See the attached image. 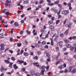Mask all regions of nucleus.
Wrapping results in <instances>:
<instances>
[{
    "instance_id": "f257e3e1",
    "label": "nucleus",
    "mask_w": 76,
    "mask_h": 76,
    "mask_svg": "<svg viewBox=\"0 0 76 76\" xmlns=\"http://www.w3.org/2000/svg\"><path fill=\"white\" fill-rule=\"evenodd\" d=\"M66 67V64H64L63 65L59 66L58 67V68L60 69H63L64 67Z\"/></svg>"
},
{
    "instance_id": "f03ea898",
    "label": "nucleus",
    "mask_w": 76,
    "mask_h": 76,
    "mask_svg": "<svg viewBox=\"0 0 76 76\" xmlns=\"http://www.w3.org/2000/svg\"><path fill=\"white\" fill-rule=\"evenodd\" d=\"M63 42L61 41L58 42L57 43V45L58 46H59L60 47H62L63 45L61 43H63Z\"/></svg>"
},
{
    "instance_id": "7ed1b4c3",
    "label": "nucleus",
    "mask_w": 76,
    "mask_h": 76,
    "mask_svg": "<svg viewBox=\"0 0 76 76\" xmlns=\"http://www.w3.org/2000/svg\"><path fill=\"white\" fill-rule=\"evenodd\" d=\"M49 28L51 29V31H54V26L53 25H50Z\"/></svg>"
},
{
    "instance_id": "20e7f679",
    "label": "nucleus",
    "mask_w": 76,
    "mask_h": 76,
    "mask_svg": "<svg viewBox=\"0 0 76 76\" xmlns=\"http://www.w3.org/2000/svg\"><path fill=\"white\" fill-rule=\"evenodd\" d=\"M62 13L64 15H66L69 13V11L68 10H64L62 11Z\"/></svg>"
},
{
    "instance_id": "39448f33",
    "label": "nucleus",
    "mask_w": 76,
    "mask_h": 76,
    "mask_svg": "<svg viewBox=\"0 0 76 76\" xmlns=\"http://www.w3.org/2000/svg\"><path fill=\"white\" fill-rule=\"evenodd\" d=\"M0 47H1L0 50H4V44H1L0 45Z\"/></svg>"
},
{
    "instance_id": "423d86ee",
    "label": "nucleus",
    "mask_w": 76,
    "mask_h": 76,
    "mask_svg": "<svg viewBox=\"0 0 76 76\" xmlns=\"http://www.w3.org/2000/svg\"><path fill=\"white\" fill-rule=\"evenodd\" d=\"M17 62L18 63V64H22V63H24V61H20L19 60H18Z\"/></svg>"
},
{
    "instance_id": "0eeeda50",
    "label": "nucleus",
    "mask_w": 76,
    "mask_h": 76,
    "mask_svg": "<svg viewBox=\"0 0 76 76\" xmlns=\"http://www.w3.org/2000/svg\"><path fill=\"white\" fill-rule=\"evenodd\" d=\"M69 39H70V40H72V39H76V36H73L72 37H71L69 38Z\"/></svg>"
},
{
    "instance_id": "6e6552de",
    "label": "nucleus",
    "mask_w": 76,
    "mask_h": 76,
    "mask_svg": "<svg viewBox=\"0 0 76 76\" xmlns=\"http://www.w3.org/2000/svg\"><path fill=\"white\" fill-rule=\"evenodd\" d=\"M33 64H34V65L35 66H37V67H39V64H38V63L37 62H34V63H33Z\"/></svg>"
},
{
    "instance_id": "1a4fd4ad",
    "label": "nucleus",
    "mask_w": 76,
    "mask_h": 76,
    "mask_svg": "<svg viewBox=\"0 0 76 76\" xmlns=\"http://www.w3.org/2000/svg\"><path fill=\"white\" fill-rule=\"evenodd\" d=\"M45 72V69H42L41 70L40 74L42 75H44V72Z\"/></svg>"
},
{
    "instance_id": "9d476101",
    "label": "nucleus",
    "mask_w": 76,
    "mask_h": 76,
    "mask_svg": "<svg viewBox=\"0 0 76 76\" xmlns=\"http://www.w3.org/2000/svg\"><path fill=\"white\" fill-rule=\"evenodd\" d=\"M51 10L52 11H53V12H54L55 13H57V10L56 9H51Z\"/></svg>"
},
{
    "instance_id": "9b49d317",
    "label": "nucleus",
    "mask_w": 76,
    "mask_h": 76,
    "mask_svg": "<svg viewBox=\"0 0 76 76\" xmlns=\"http://www.w3.org/2000/svg\"><path fill=\"white\" fill-rule=\"evenodd\" d=\"M13 66L14 67V69H15V70H16V69L18 68V66H16V64H14L13 65Z\"/></svg>"
},
{
    "instance_id": "f8f14e48",
    "label": "nucleus",
    "mask_w": 76,
    "mask_h": 76,
    "mask_svg": "<svg viewBox=\"0 0 76 76\" xmlns=\"http://www.w3.org/2000/svg\"><path fill=\"white\" fill-rule=\"evenodd\" d=\"M59 56H60V53H58V55H57V56H56V60H58V57H59Z\"/></svg>"
},
{
    "instance_id": "ddd939ff",
    "label": "nucleus",
    "mask_w": 76,
    "mask_h": 76,
    "mask_svg": "<svg viewBox=\"0 0 76 76\" xmlns=\"http://www.w3.org/2000/svg\"><path fill=\"white\" fill-rule=\"evenodd\" d=\"M14 25L15 26H19V24L17 22H15Z\"/></svg>"
},
{
    "instance_id": "4468645a",
    "label": "nucleus",
    "mask_w": 76,
    "mask_h": 76,
    "mask_svg": "<svg viewBox=\"0 0 76 76\" xmlns=\"http://www.w3.org/2000/svg\"><path fill=\"white\" fill-rule=\"evenodd\" d=\"M66 47H67V48H70V47H71V46L70 45V44H67L66 45Z\"/></svg>"
},
{
    "instance_id": "2eb2a0df",
    "label": "nucleus",
    "mask_w": 76,
    "mask_h": 76,
    "mask_svg": "<svg viewBox=\"0 0 76 76\" xmlns=\"http://www.w3.org/2000/svg\"><path fill=\"white\" fill-rule=\"evenodd\" d=\"M4 62L7 64H9L10 63V61H8V60H5Z\"/></svg>"
},
{
    "instance_id": "dca6fc26",
    "label": "nucleus",
    "mask_w": 76,
    "mask_h": 76,
    "mask_svg": "<svg viewBox=\"0 0 76 76\" xmlns=\"http://www.w3.org/2000/svg\"><path fill=\"white\" fill-rule=\"evenodd\" d=\"M46 56L48 58V57H50V54L48 53H46Z\"/></svg>"
},
{
    "instance_id": "f3484780",
    "label": "nucleus",
    "mask_w": 76,
    "mask_h": 76,
    "mask_svg": "<svg viewBox=\"0 0 76 76\" xmlns=\"http://www.w3.org/2000/svg\"><path fill=\"white\" fill-rule=\"evenodd\" d=\"M69 31V29H67L66 31L65 32V35H67V34H68V31Z\"/></svg>"
},
{
    "instance_id": "a211bd4d",
    "label": "nucleus",
    "mask_w": 76,
    "mask_h": 76,
    "mask_svg": "<svg viewBox=\"0 0 76 76\" xmlns=\"http://www.w3.org/2000/svg\"><path fill=\"white\" fill-rule=\"evenodd\" d=\"M35 47L36 48H38V47H39V44L37 43L35 44Z\"/></svg>"
},
{
    "instance_id": "6ab92c4d",
    "label": "nucleus",
    "mask_w": 76,
    "mask_h": 76,
    "mask_svg": "<svg viewBox=\"0 0 76 76\" xmlns=\"http://www.w3.org/2000/svg\"><path fill=\"white\" fill-rule=\"evenodd\" d=\"M46 68V67L44 66H42V67H41V68H40V69H43V70H45L44 69H45Z\"/></svg>"
},
{
    "instance_id": "aec40b11",
    "label": "nucleus",
    "mask_w": 76,
    "mask_h": 76,
    "mask_svg": "<svg viewBox=\"0 0 76 76\" xmlns=\"http://www.w3.org/2000/svg\"><path fill=\"white\" fill-rule=\"evenodd\" d=\"M65 26H67L69 28H70L71 27V24H66L65 25Z\"/></svg>"
},
{
    "instance_id": "412c9836",
    "label": "nucleus",
    "mask_w": 76,
    "mask_h": 76,
    "mask_svg": "<svg viewBox=\"0 0 76 76\" xmlns=\"http://www.w3.org/2000/svg\"><path fill=\"white\" fill-rule=\"evenodd\" d=\"M9 64V67L10 68L12 67V65L13 64V63H10Z\"/></svg>"
},
{
    "instance_id": "4be33fe9",
    "label": "nucleus",
    "mask_w": 76,
    "mask_h": 76,
    "mask_svg": "<svg viewBox=\"0 0 76 76\" xmlns=\"http://www.w3.org/2000/svg\"><path fill=\"white\" fill-rule=\"evenodd\" d=\"M6 3L7 4H10V3H11V1H9V0H7L6 1Z\"/></svg>"
},
{
    "instance_id": "5701e85b",
    "label": "nucleus",
    "mask_w": 76,
    "mask_h": 76,
    "mask_svg": "<svg viewBox=\"0 0 76 76\" xmlns=\"http://www.w3.org/2000/svg\"><path fill=\"white\" fill-rule=\"evenodd\" d=\"M58 3H59V1H57L54 2V4H58Z\"/></svg>"
},
{
    "instance_id": "b1692460",
    "label": "nucleus",
    "mask_w": 76,
    "mask_h": 76,
    "mask_svg": "<svg viewBox=\"0 0 76 76\" xmlns=\"http://www.w3.org/2000/svg\"><path fill=\"white\" fill-rule=\"evenodd\" d=\"M33 59L34 60H35V59H36V60H38V57L37 56H35L33 57Z\"/></svg>"
},
{
    "instance_id": "393cba45",
    "label": "nucleus",
    "mask_w": 76,
    "mask_h": 76,
    "mask_svg": "<svg viewBox=\"0 0 76 76\" xmlns=\"http://www.w3.org/2000/svg\"><path fill=\"white\" fill-rule=\"evenodd\" d=\"M29 54L28 53H26L25 52L24 53V55L25 56H28Z\"/></svg>"
},
{
    "instance_id": "a878e982",
    "label": "nucleus",
    "mask_w": 76,
    "mask_h": 76,
    "mask_svg": "<svg viewBox=\"0 0 76 76\" xmlns=\"http://www.w3.org/2000/svg\"><path fill=\"white\" fill-rule=\"evenodd\" d=\"M17 46H18V47H20V46H21V45H22V44H21V43H17Z\"/></svg>"
},
{
    "instance_id": "bb28decb",
    "label": "nucleus",
    "mask_w": 76,
    "mask_h": 76,
    "mask_svg": "<svg viewBox=\"0 0 76 76\" xmlns=\"http://www.w3.org/2000/svg\"><path fill=\"white\" fill-rule=\"evenodd\" d=\"M76 72V69H74L72 71V73H74Z\"/></svg>"
},
{
    "instance_id": "cd10ccee",
    "label": "nucleus",
    "mask_w": 76,
    "mask_h": 76,
    "mask_svg": "<svg viewBox=\"0 0 76 76\" xmlns=\"http://www.w3.org/2000/svg\"><path fill=\"white\" fill-rule=\"evenodd\" d=\"M28 31V30H27L26 31V32L27 33V34H28V35L29 34H31V31Z\"/></svg>"
},
{
    "instance_id": "c85d7f7f",
    "label": "nucleus",
    "mask_w": 76,
    "mask_h": 76,
    "mask_svg": "<svg viewBox=\"0 0 76 76\" xmlns=\"http://www.w3.org/2000/svg\"><path fill=\"white\" fill-rule=\"evenodd\" d=\"M4 68L3 67H2L1 68L0 70L1 71L3 72V71H4Z\"/></svg>"
},
{
    "instance_id": "c756f323",
    "label": "nucleus",
    "mask_w": 76,
    "mask_h": 76,
    "mask_svg": "<svg viewBox=\"0 0 76 76\" xmlns=\"http://www.w3.org/2000/svg\"><path fill=\"white\" fill-rule=\"evenodd\" d=\"M48 23L49 25H51V24H52L53 23V21H49Z\"/></svg>"
},
{
    "instance_id": "7c9ffc66",
    "label": "nucleus",
    "mask_w": 76,
    "mask_h": 76,
    "mask_svg": "<svg viewBox=\"0 0 76 76\" xmlns=\"http://www.w3.org/2000/svg\"><path fill=\"white\" fill-rule=\"evenodd\" d=\"M3 34H0V38H3L4 37V36H3Z\"/></svg>"
},
{
    "instance_id": "2f4dec72",
    "label": "nucleus",
    "mask_w": 76,
    "mask_h": 76,
    "mask_svg": "<svg viewBox=\"0 0 76 76\" xmlns=\"http://www.w3.org/2000/svg\"><path fill=\"white\" fill-rule=\"evenodd\" d=\"M11 60H13V61H15V58L13 57H11Z\"/></svg>"
},
{
    "instance_id": "473e14b6",
    "label": "nucleus",
    "mask_w": 76,
    "mask_h": 76,
    "mask_svg": "<svg viewBox=\"0 0 76 76\" xmlns=\"http://www.w3.org/2000/svg\"><path fill=\"white\" fill-rule=\"evenodd\" d=\"M64 35V34H63L61 33L60 35V37H61V38H62V37H63Z\"/></svg>"
},
{
    "instance_id": "72a5a7b5",
    "label": "nucleus",
    "mask_w": 76,
    "mask_h": 76,
    "mask_svg": "<svg viewBox=\"0 0 76 76\" xmlns=\"http://www.w3.org/2000/svg\"><path fill=\"white\" fill-rule=\"evenodd\" d=\"M25 70H26V69L25 68H23L22 69V72H24L25 71Z\"/></svg>"
},
{
    "instance_id": "f704fd0d",
    "label": "nucleus",
    "mask_w": 76,
    "mask_h": 76,
    "mask_svg": "<svg viewBox=\"0 0 76 76\" xmlns=\"http://www.w3.org/2000/svg\"><path fill=\"white\" fill-rule=\"evenodd\" d=\"M29 2V1L27 0V1H24V4H27Z\"/></svg>"
},
{
    "instance_id": "c9c22d12",
    "label": "nucleus",
    "mask_w": 76,
    "mask_h": 76,
    "mask_svg": "<svg viewBox=\"0 0 76 76\" xmlns=\"http://www.w3.org/2000/svg\"><path fill=\"white\" fill-rule=\"evenodd\" d=\"M69 70L70 72H72V67L70 66L69 67Z\"/></svg>"
},
{
    "instance_id": "e433bc0d",
    "label": "nucleus",
    "mask_w": 76,
    "mask_h": 76,
    "mask_svg": "<svg viewBox=\"0 0 76 76\" xmlns=\"http://www.w3.org/2000/svg\"><path fill=\"white\" fill-rule=\"evenodd\" d=\"M48 4L49 6H53V5L54 4H53V3H49V4Z\"/></svg>"
},
{
    "instance_id": "4c0bfd02",
    "label": "nucleus",
    "mask_w": 76,
    "mask_h": 76,
    "mask_svg": "<svg viewBox=\"0 0 76 76\" xmlns=\"http://www.w3.org/2000/svg\"><path fill=\"white\" fill-rule=\"evenodd\" d=\"M64 42L65 43L68 42H69V40H67V39H65V40H64Z\"/></svg>"
},
{
    "instance_id": "58836bf2",
    "label": "nucleus",
    "mask_w": 76,
    "mask_h": 76,
    "mask_svg": "<svg viewBox=\"0 0 76 76\" xmlns=\"http://www.w3.org/2000/svg\"><path fill=\"white\" fill-rule=\"evenodd\" d=\"M42 44L44 45V44H46V42H45V41H43L42 42Z\"/></svg>"
},
{
    "instance_id": "ea45409f",
    "label": "nucleus",
    "mask_w": 76,
    "mask_h": 76,
    "mask_svg": "<svg viewBox=\"0 0 76 76\" xmlns=\"http://www.w3.org/2000/svg\"><path fill=\"white\" fill-rule=\"evenodd\" d=\"M23 33V31L22 30L20 32V34L21 35H22V34Z\"/></svg>"
},
{
    "instance_id": "a19ab883",
    "label": "nucleus",
    "mask_w": 76,
    "mask_h": 76,
    "mask_svg": "<svg viewBox=\"0 0 76 76\" xmlns=\"http://www.w3.org/2000/svg\"><path fill=\"white\" fill-rule=\"evenodd\" d=\"M59 22H60V20H58L57 21H56V24H58V23Z\"/></svg>"
},
{
    "instance_id": "79ce46f5",
    "label": "nucleus",
    "mask_w": 76,
    "mask_h": 76,
    "mask_svg": "<svg viewBox=\"0 0 76 76\" xmlns=\"http://www.w3.org/2000/svg\"><path fill=\"white\" fill-rule=\"evenodd\" d=\"M56 50L57 51H58V47L56 48Z\"/></svg>"
},
{
    "instance_id": "37998d69",
    "label": "nucleus",
    "mask_w": 76,
    "mask_h": 76,
    "mask_svg": "<svg viewBox=\"0 0 76 76\" xmlns=\"http://www.w3.org/2000/svg\"><path fill=\"white\" fill-rule=\"evenodd\" d=\"M68 54H69V53H68L67 52H66L64 53V55H67Z\"/></svg>"
},
{
    "instance_id": "c03bdc74",
    "label": "nucleus",
    "mask_w": 76,
    "mask_h": 76,
    "mask_svg": "<svg viewBox=\"0 0 76 76\" xmlns=\"http://www.w3.org/2000/svg\"><path fill=\"white\" fill-rule=\"evenodd\" d=\"M43 3V0H41L40 1V2H39V4H41Z\"/></svg>"
},
{
    "instance_id": "a18cd8bd",
    "label": "nucleus",
    "mask_w": 76,
    "mask_h": 76,
    "mask_svg": "<svg viewBox=\"0 0 76 76\" xmlns=\"http://www.w3.org/2000/svg\"><path fill=\"white\" fill-rule=\"evenodd\" d=\"M5 14L6 15H8L9 14V12H5Z\"/></svg>"
},
{
    "instance_id": "49530a36",
    "label": "nucleus",
    "mask_w": 76,
    "mask_h": 76,
    "mask_svg": "<svg viewBox=\"0 0 76 76\" xmlns=\"http://www.w3.org/2000/svg\"><path fill=\"white\" fill-rule=\"evenodd\" d=\"M44 48H48V46L46 45L44 47Z\"/></svg>"
},
{
    "instance_id": "de8ad7c7",
    "label": "nucleus",
    "mask_w": 76,
    "mask_h": 76,
    "mask_svg": "<svg viewBox=\"0 0 76 76\" xmlns=\"http://www.w3.org/2000/svg\"><path fill=\"white\" fill-rule=\"evenodd\" d=\"M31 10V7L28 8L27 9V10H28V11H29V10Z\"/></svg>"
},
{
    "instance_id": "09e8293b",
    "label": "nucleus",
    "mask_w": 76,
    "mask_h": 76,
    "mask_svg": "<svg viewBox=\"0 0 76 76\" xmlns=\"http://www.w3.org/2000/svg\"><path fill=\"white\" fill-rule=\"evenodd\" d=\"M59 63H60V61H57L56 63V65H57Z\"/></svg>"
},
{
    "instance_id": "8fccbe9b",
    "label": "nucleus",
    "mask_w": 76,
    "mask_h": 76,
    "mask_svg": "<svg viewBox=\"0 0 76 76\" xmlns=\"http://www.w3.org/2000/svg\"><path fill=\"white\" fill-rule=\"evenodd\" d=\"M13 41V39L12 38H10V41L12 42V41Z\"/></svg>"
},
{
    "instance_id": "3c124183",
    "label": "nucleus",
    "mask_w": 76,
    "mask_h": 76,
    "mask_svg": "<svg viewBox=\"0 0 76 76\" xmlns=\"http://www.w3.org/2000/svg\"><path fill=\"white\" fill-rule=\"evenodd\" d=\"M58 6H59V7H60V8H61V6H62L61 5H60V4H58Z\"/></svg>"
},
{
    "instance_id": "603ef678",
    "label": "nucleus",
    "mask_w": 76,
    "mask_h": 76,
    "mask_svg": "<svg viewBox=\"0 0 76 76\" xmlns=\"http://www.w3.org/2000/svg\"><path fill=\"white\" fill-rule=\"evenodd\" d=\"M6 10L4 9L2 10V13H4L6 12V10Z\"/></svg>"
},
{
    "instance_id": "864d4df0",
    "label": "nucleus",
    "mask_w": 76,
    "mask_h": 76,
    "mask_svg": "<svg viewBox=\"0 0 76 76\" xmlns=\"http://www.w3.org/2000/svg\"><path fill=\"white\" fill-rule=\"evenodd\" d=\"M63 4L65 6H66V5H67V4L66 2H64Z\"/></svg>"
},
{
    "instance_id": "5fc2aeb1",
    "label": "nucleus",
    "mask_w": 76,
    "mask_h": 76,
    "mask_svg": "<svg viewBox=\"0 0 76 76\" xmlns=\"http://www.w3.org/2000/svg\"><path fill=\"white\" fill-rule=\"evenodd\" d=\"M68 6L69 7H70V6H71V3H68Z\"/></svg>"
},
{
    "instance_id": "6e6d98bb",
    "label": "nucleus",
    "mask_w": 76,
    "mask_h": 76,
    "mask_svg": "<svg viewBox=\"0 0 76 76\" xmlns=\"http://www.w3.org/2000/svg\"><path fill=\"white\" fill-rule=\"evenodd\" d=\"M64 73H67L68 72V70L66 69L64 71Z\"/></svg>"
},
{
    "instance_id": "4d7b16f0",
    "label": "nucleus",
    "mask_w": 76,
    "mask_h": 76,
    "mask_svg": "<svg viewBox=\"0 0 76 76\" xmlns=\"http://www.w3.org/2000/svg\"><path fill=\"white\" fill-rule=\"evenodd\" d=\"M23 50H21V52H20V54L21 55L22 54V53H23Z\"/></svg>"
},
{
    "instance_id": "13d9d810",
    "label": "nucleus",
    "mask_w": 76,
    "mask_h": 76,
    "mask_svg": "<svg viewBox=\"0 0 76 76\" xmlns=\"http://www.w3.org/2000/svg\"><path fill=\"white\" fill-rule=\"evenodd\" d=\"M30 55L31 56H33L34 55V53L33 52H31L30 53Z\"/></svg>"
},
{
    "instance_id": "bf43d9fd",
    "label": "nucleus",
    "mask_w": 76,
    "mask_h": 76,
    "mask_svg": "<svg viewBox=\"0 0 76 76\" xmlns=\"http://www.w3.org/2000/svg\"><path fill=\"white\" fill-rule=\"evenodd\" d=\"M9 51L11 53H13V51L11 50H9Z\"/></svg>"
},
{
    "instance_id": "052dcab7",
    "label": "nucleus",
    "mask_w": 76,
    "mask_h": 76,
    "mask_svg": "<svg viewBox=\"0 0 76 76\" xmlns=\"http://www.w3.org/2000/svg\"><path fill=\"white\" fill-rule=\"evenodd\" d=\"M48 34H47L45 36V38H48Z\"/></svg>"
},
{
    "instance_id": "680f3d73",
    "label": "nucleus",
    "mask_w": 76,
    "mask_h": 76,
    "mask_svg": "<svg viewBox=\"0 0 76 76\" xmlns=\"http://www.w3.org/2000/svg\"><path fill=\"white\" fill-rule=\"evenodd\" d=\"M66 20H67V19H66L65 20L64 22L63 23L64 24H65V23H66Z\"/></svg>"
},
{
    "instance_id": "e2e57ef3",
    "label": "nucleus",
    "mask_w": 76,
    "mask_h": 76,
    "mask_svg": "<svg viewBox=\"0 0 76 76\" xmlns=\"http://www.w3.org/2000/svg\"><path fill=\"white\" fill-rule=\"evenodd\" d=\"M13 30H11V31H10V33L11 34H13Z\"/></svg>"
},
{
    "instance_id": "0e129e2a",
    "label": "nucleus",
    "mask_w": 76,
    "mask_h": 76,
    "mask_svg": "<svg viewBox=\"0 0 76 76\" xmlns=\"http://www.w3.org/2000/svg\"><path fill=\"white\" fill-rule=\"evenodd\" d=\"M49 67H50L49 66H46V68L47 70H48V69H49Z\"/></svg>"
},
{
    "instance_id": "69168bd1",
    "label": "nucleus",
    "mask_w": 76,
    "mask_h": 76,
    "mask_svg": "<svg viewBox=\"0 0 76 76\" xmlns=\"http://www.w3.org/2000/svg\"><path fill=\"white\" fill-rule=\"evenodd\" d=\"M41 53V52H40V51H37V54H40Z\"/></svg>"
},
{
    "instance_id": "338daca9",
    "label": "nucleus",
    "mask_w": 76,
    "mask_h": 76,
    "mask_svg": "<svg viewBox=\"0 0 76 76\" xmlns=\"http://www.w3.org/2000/svg\"><path fill=\"white\" fill-rule=\"evenodd\" d=\"M70 50H74V47H72L70 48Z\"/></svg>"
},
{
    "instance_id": "774afa93",
    "label": "nucleus",
    "mask_w": 76,
    "mask_h": 76,
    "mask_svg": "<svg viewBox=\"0 0 76 76\" xmlns=\"http://www.w3.org/2000/svg\"><path fill=\"white\" fill-rule=\"evenodd\" d=\"M73 45H74V47H76V43L74 42V44Z\"/></svg>"
}]
</instances>
